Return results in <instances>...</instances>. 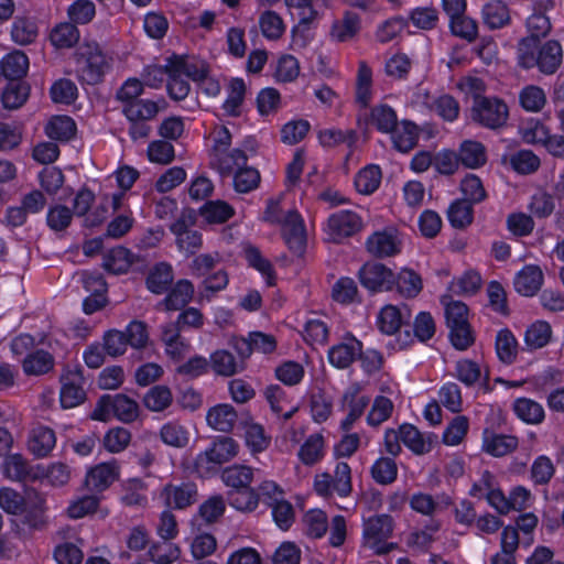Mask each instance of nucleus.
Returning a JSON list of instances; mask_svg holds the SVG:
<instances>
[{"label": "nucleus", "mask_w": 564, "mask_h": 564, "mask_svg": "<svg viewBox=\"0 0 564 564\" xmlns=\"http://www.w3.org/2000/svg\"><path fill=\"white\" fill-rule=\"evenodd\" d=\"M562 61L563 50L555 40L538 46L533 39H522L518 44V64L524 69L538 67L542 74L553 75Z\"/></svg>", "instance_id": "f257e3e1"}, {"label": "nucleus", "mask_w": 564, "mask_h": 564, "mask_svg": "<svg viewBox=\"0 0 564 564\" xmlns=\"http://www.w3.org/2000/svg\"><path fill=\"white\" fill-rule=\"evenodd\" d=\"M76 56L77 77L80 82L88 85L100 83L105 74L110 69L109 58L95 42L80 46Z\"/></svg>", "instance_id": "f03ea898"}, {"label": "nucleus", "mask_w": 564, "mask_h": 564, "mask_svg": "<svg viewBox=\"0 0 564 564\" xmlns=\"http://www.w3.org/2000/svg\"><path fill=\"white\" fill-rule=\"evenodd\" d=\"M237 442L228 436L218 437L204 452L199 453L194 462V468L200 477H208L217 471L218 467L231 460L238 454Z\"/></svg>", "instance_id": "7ed1b4c3"}, {"label": "nucleus", "mask_w": 564, "mask_h": 564, "mask_svg": "<svg viewBox=\"0 0 564 564\" xmlns=\"http://www.w3.org/2000/svg\"><path fill=\"white\" fill-rule=\"evenodd\" d=\"M471 119L488 129H499L508 120L509 109L507 104L496 97L474 95L471 106Z\"/></svg>", "instance_id": "20e7f679"}, {"label": "nucleus", "mask_w": 564, "mask_h": 564, "mask_svg": "<svg viewBox=\"0 0 564 564\" xmlns=\"http://www.w3.org/2000/svg\"><path fill=\"white\" fill-rule=\"evenodd\" d=\"M393 531V520L388 514L369 518L364 523V545L378 555L387 554L398 547L397 543H388L387 539Z\"/></svg>", "instance_id": "39448f33"}, {"label": "nucleus", "mask_w": 564, "mask_h": 564, "mask_svg": "<svg viewBox=\"0 0 564 564\" xmlns=\"http://www.w3.org/2000/svg\"><path fill=\"white\" fill-rule=\"evenodd\" d=\"M314 490L324 498L332 497L333 494H337L341 498L348 497L352 490L350 466L340 462L336 465L334 475L317 474L314 479Z\"/></svg>", "instance_id": "423d86ee"}, {"label": "nucleus", "mask_w": 564, "mask_h": 564, "mask_svg": "<svg viewBox=\"0 0 564 564\" xmlns=\"http://www.w3.org/2000/svg\"><path fill=\"white\" fill-rule=\"evenodd\" d=\"M284 2L290 8L292 19L297 20L291 31V46L303 48L308 42V31L317 17V11L313 8L311 0H284Z\"/></svg>", "instance_id": "0eeeda50"}, {"label": "nucleus", "mask_w": 564, "mask_h": 564, "mask_svg": "<svg viewBox=\"0 0 564 564\" xmlns=\"http://www.w3.org/2000/svg\"><path fill=\"white\" fill-rule=\"evenodd\" d=\"M362 218L352 210H338L332 214L326 221L325 232L328 241L340 243L361 231Z\"/></svg>", "instance_id": "6e6552de"}, {"label": "nucleus", "mask_w": 564, "mask_h": 564, "mask_svg": "<svg viewBox=\"0 0 564 564\" xmlns=\"http://www.w3.org/2000/svg\"><path fill=\"white\" fill-rule=\"evenodd\" d=\"M194 219L191 215L183 214L170 226L171 232L175 236V243L178 251L186 256L195 254L203 246L202 234L193 229Z\"/></svg>", "instance_id": "1a4fd4ad"}, {"label": "nucleus", "mask_w": 564, "mask_h": 564, "mask_svg": "<svg viewBox=\"0 0 564 564\" xmlns=\"http://www.w3.org/2000/svg\"><path fill=\"white\" fill-rule=\"evenodd\" d=\"M359 281L370 292L390 291L395 283V274L380 262H367L358 272Z\"/></svg>", "instance_id": "9d476101"}, {"label": "nucleus", "mask_w": 564, "mask_h": 564, "mask_svg": "<svg viewBox=\"0 0 564 564\" xmlns=\"http://www.w3.org/2000/svg\"><path fill=\"white\" fill-rule=\"evenodd\" d=\"M84 377L78 369H67L61 376V405L72 409L82 404L86 399L84 390Z\"/></svg>", "instance_id": "9b49d317"}, {"label": "nucleus", "mask_w": 564, "mask_h": 564, "mask_svg": "<svg viewBox=\"0 0 564 564\" xmlns=\"http://www.w3.org/2000/svg\"><path fill=\"white\" fill-rule=\"evenodd\" d=\"M284 242L296 258L306 251L307 234L304 220L296 210H290L284 216Z\"/></svg>", "instance_id": "f8f14e48"}, {"label": "nucleus", "mask_w": 564, "mask_h": 564, "mask_svg": "<svg viewBox=\"0 0 564 564\" xmlns=\"http://www.w3.org/2000/svg\"><path fill=\"white\" fill-rule=\"evenodd\" d=\"M402 241L397 229L387 228L376 231L366 241L367 251L375 258L393 257L401 252Z\"/></svg>", "instance_id": "ddd939ff"}, {"label": "nucleus", "mask_w": 564, "mask_h": 564, "mask_svg": "<svg viewBox=\"0 0 564 564\" xmlns=\"http://www.w3.org/2000/svg\"><path fill=\"white\" fill-rule=\"evenodd\" d=\"M554 0H534L532 4V14L527 19V29L530 36L538 42L541 37H545L551 29V20L549 12L554 9Z\"/></svg>", "instance_id": "4468645a"}, {"label": "nucleus", "mask_w": 564, "mask_h": 564, "mask_svg": "<svg viewBox=\"0 0 564 564\" xmlns=\"http://www.w3.org/2000/svg\"><path fill=\"white\" fill-rule=\"evenodd\" d=\"M410 310L406 305L402 307L388 304L384 305L377 316V327L386 335H394L402 325L410 319Z\"/></svg>", "instance_id": "2eb2a0df"}, {"label": "nucleus", "mask_w": 564, "mask_h": 564, "mask_svg": "<svg viewBox=\"0 0 564 564\" xmlns=\"http://www.w3.org/2000/svg\"><path fill=\"white\" fill-rule=\"evenodd\" d=\"M241 253L248 265L257 270L265 280L269 286L275 285L276 273L271 261L265 258L260 249L249 241L241 243Z\"/></svg>", "instance_id": "dca6fc26"}, {"label": "nucleus", "mask_w": 564, "mask_h": 564, "mask_svg": "<svg viewBox=\"0 0 564 564\" xmlns=\"http://www.w3.org/2000/svg\"><path fill=\"white\" fill-rule=\"evenodd\" d=\"M210 166L223 176H229L247 163V155L240 149L217 150L210 153Z\"/></svg>", "instance_id": "f3484780"}, {"label": "nucleus", "mask_w": 564, "mask_h": 564, "mask_svg": "<svg viewBox=\"0 0 564 564\" xmlns=\"http://www.w3.org/2000/svg\"><path fill=\"white\" fill-rule=\"evenodd\" d=\"M162 497L167 507L184 509L196 502L197 487L194 482L170 484L164 487Z\"/></svg>", "instance_id": "a211bd4d"}, {"label": "nucleus", "mask_w": 564, "mask_h": 564, "mask_svg": "<svg viewBox=\"0 0 564 564\" xmlns=\"http://www.w3.org/2000/svg\"><path fill=\"white\" fill-rule=\"evenodd\" d=\"M2 470L4 476L12 481L34 480L39 478V471L21 454L6 456Z\"/></svg>", "instance_id": "6ab92c4d"}, {"label": "nucleus", "mask_w": 564, "mask_h": 564, "mask_svg": "<svg viewBox=\"0 0 564 564\" xmlns=\"http://www.w3.org/2000/svg\"><path fill=\"white\" fill-rule=\"evenodd\" d=\"M119 477V466L116 460L100 463L90 468L86 475V485L96 491H102Z\"/></svg>", "instance_id": "aec40b11"}, {"label": "nucleus", "mask_w": 564, "mask_h": 564, "mask_svg": "<svg viewBox=\"0 0 564 564\" xmlns=\"http://www.w3.org/2000/svg\"><path fill=\"white\" fill-rule=\"evenodd\" d=\"M361 348V341L354 336H348L343 343L333 346L328 350L329 362L339 369L348 368L354 362Z\"/></svg>", "instance_id": "412c9836"}, {"label": "nucleus", "mask_w": 564, "mask_h": 564, "mask_svg": "<svg viewBox=\"0 0 564 564\" xmlns=\"http://www.w3.org/2000/svg\"><path fill=\"white\" fill-rule=\"evenodd\" d=\"M257 496L272 509V517L279 528H282V489L272 480H264L258 489Z\"/></svg>", "instance_id": "4be33fe9"}, {"label": "nucleus", "mask_w": 564, "mask_h": 564, "mask_svg": "<svg viewBox=\"0 0 564 564\" xmlns=\"http://www.w3.org/2000/svg\"><path fill=\"white\" fill-rule=\"evenodd\" d=\"M55 432L47 426H36L31 431L28 447L36 457L47 456L55 447Z\"/></svg>", "instance_id": "5701e85b"}, {"label": "nucleus", "mask_w": 564, "mask_h": 564, "mask_svg": "<svg viewBox=\"0 0 564 564\" xmlns=\"http://www.w3.org/2000/svg\"><path fill=\"white\" fill-rule=\"evenodd\" d=\"M238 415L234 406L230 404H217L209 409L206 415L208 425L219 432H230Z\"/></svg>", "instance_id": "b1692460"}, {"label": "nucleus", "mask_w": 564, "mask_h": 564, "mask_svg": "<svg viewBox=\"0 0 564 564\" xmlns=\"http://www.w3.org/2000/svg\"><path fill=\"white\" fill-rule=\"evenodd\" d=\"M167 63H170L174 74L180 72L185 78H191L197 83L208 74V66L203 61L174 55L167 58Z\"/></svg>", "instance_id": "393cba45"}, {"label": "nucleus", "mask_w": 564, "mask_h": 564, "mask_svg": "<svg viewBox=\"0 0 564 564\" xmlns=\"http://www.w3.org/2000/svg\"><path fill=\"white\" fill-rule=\"evenodd\" d=\"M543 273L536 265L524 267L514 279V288L524 296L534 295L541 288Z\"/></svg>", "instance_id": "a878e982"}, {"label": "nucleus", "mask_w": 564, "mask_h": 564, "mask_svg": "<svg viewBox=\"0 0 564 564\" xmlns=\"http://www.w3.org/2000/svg\"><path fill=\"white\" fill-rule=\"evenodd\" d=\"M360 30V18L357 13L346 11L343 19L334 21L330 28V37L336 42L352 40Z\"/></svg>", "instance_id": "bb28decb"}, {"label": "nucleus", "mask_w": 564, "mask_h": 564, "mask_svg": "<svg viewBox=\"0 0 564 564\" xmlns=\"http://www.w3.org/2000/svg\"><path fill=\"white\" fill-rule=\"evenodd\" d=\"M54 365V357L43 349L28 354L22 361L23 371L28 376H43L53 370Z\"/></svg>", "instance_id": "cd10ccee"}, {"label": "nucleus", "mask_w": 564, "mask_h": 564, "mask_svg": "<svg viewBox=\"0 0 564 564\" xmlns=\"http://www.w3.org/2000/svg\"><path fill=\"white\" fill-rule=\"evenodd\" d=\"M28 69L29 58L21 51L9 53L0 61L1 75L10 80L22 78Z\"/></svg>", "instance_id": "c85d7f7f"}, {"label": "nucleus", "mask_w": 564, "mask_h": 564, "mask_svg": "<svg viewBox=\"0 0 564 564\" xmlns=\"http://www.w3.org/2000/svg\"><path fill=\"white\" fill-rule=\"evenodd\" d=\"M80 39V32L72 22H61L56 24L51 33L50 41L56 48H72Z\"/></svg>", "instance_id": "c756f323"}, {"label": "nucleus", "mask_w": 564, "mask_h": 564, "mask_svg": "<svg viewBox=\"0 0 564 564\" xmlns=\"http://www.w3.org/2000/svg\"><path fill=\"white\" fill-rule=\"evenodd\" d=\"M482 21L491 30L500 29L510 22L507 4L501 0H492L482 8Z\"/></svg>", "instance_id": "7c9ffc66"}, {"label": "nucleus", "mask_w": 564, "mask_h": 564, "mask_svg": "<svg viewBox=\"0 0 564 564\" xmlns=\"http://www.w3.org/2000/svg\"><path fill=\"white\" fill-rule=\"evenodd\" d=\"M210 367L216 375L230 377L245 369L242 362H238L228 350H216L210 355Z\"/></svg>", "instance_id": "2f4dec72"}, {"label": "nucleus", "mask_w": 564, "mask_h": 564, "mask_svg": "<svg viewBox=\"0 0 564 564\" xmlns=\"http://www.w3.org/2000/svg\"><path fill=\"white\" fill-rule=\"evenodd\" d=\"M85 288L89 291L93 290L95 293L84 300L83 307L86 314H93L106 304V282L101 276H89L85 280Z\"/></svg>", "instance_id": "473e14b6"}, {"label": "nucleus", "mask_w": 564, "mask_h": 564, "mask_svg": "<svg viewBox=\"0 0 564 564\" xmlns=\"http://www.w3.org/2000/svg\"><path fill=\"white\" fill-rule=\"evenodd\" d=\"M220 478L231 490L246 488L253 480V470L249 466L232 465L221 471Z\"/></svg>", "instance_id": "72a5a7b5"}, {"label": "nucleus", "mask_w": 564, "mask_h": 564, "mask_svg": "<svg viewBox=\"0 0 564 564\" xmlns=\"http://www.w3.org/2000/svg\"><path fill=\"white\" fill-rule=\"evenodd\" d=\"M160 438L167 446L183 448L189 442V432L181 423L170 421L160 429Z\"/></svg>", "instance_id": "f704fd0d"}, {"label": "nucleus", "mask_w": 564, "mask_h": 564, "mask_svg": "<svg viewBox=\"0 0 564 564\" xmlns=\"http://www.w3.org/2000/svg\"><path fill=\"white\" fill-rule=\"evenodd\" d=\"M144 406L152 412H162L173 403L171 389L163 384L150 388L143 397Z\"/></svg>", "instance_id": "c9c22d12"}, {"label": "nucleus", "mask_w": 564, "mask_h": 564, "mask_svg": "<svg viewBox=\"0 0 564 564\" xmlns=\"http://www.w3.org/2000/svg\"><path fill=\"white\" fill-rule=\"evenodd\" d=\"M173 282L172 267L166 262L156 264L147 278L148 289L155 294L164 293Z\"/></svg>", "instance_id": "e433bc0d"}, {"label": "nucleus", "mask_w": 564, "mask_h": 564, "mask_svg": "<svg viewBox=\"0 0 564 564\" xmlns=\"http://www.w3.org/2000/svg\"><path fill=\"white\" fill-rule=\"evenodd\" d=\"M391 133L394 148L402 153H408L417 144V128L410 121H402L401 127H397Z\"/></svg>", "instance_id": "4c0bfd02"}, {"label": "nucleus", "mask_w": 564, "mask_h": 564, "mask_svg": "<svg viewBox=\"0 0 564 564\" xmlns=\"http://www.w3.org/2000/svg\"><path fill=\"white\" fill-rule=\"evenodd\" d=\"M459 162L468 169H477L482 166L486 161V149L477 141H464L459 148Z\"/></svg>", "instance_id": "58836bf2"}, {"label": "nucleus", "mask_w": 564, "mask_h": 564, "mask_svg": "<svg viewBox=\"0 0 564 564\" xmlns=\"http://www.w3.org/2000/svg\"><path fill=\"white\" fill-rule=\"evenodd\" d=\"M122 112L129 121H147L156 116L159 107L152 100L138 99L123 105Z\"/></svg>", "instance_id": "ea45409f"}, {"label": "nucleus", "mask_w": 564, "mask_h": 564, "mask_svg": "<svg viewBox=\"0 0 564 564\" xmlns=\"http://www.w3.org/2000/svg\"><path fill=\"white\" fill-rule=\"evenodd\" d=\"M47 137L52 140L68 141L76 132V123L68 116H55L45 127Z\"/></svg>", "instance_id": "a19ab883"}, {"label": "nucleus", "mask_w": 564, "mask_h": 564, "mask_svg": "<svg viewBox=\"0 0 564 564\" xmlns=\"http://www.w3.org/2000/svg\"><path fill=\"white\" fill-rule=\"evenodd\" d=\"M193 293L194 286L192 282L180 280L163 300V303L167 311H177L191 301Z\"/></svg>", "instance_id": "79ce46f5"}, {"label": "nucleus", "mask_w": 564, "mask_h": 564, "mask_svg": "<svg viewBox=\"0 0 564 564\" xmlns=\"http://www.w3.org/2000/svg\"><path fill=\"white\" fill-rule=\"evenodd\" d=\"M447 217L454 228H466L474 219L473 204L468 199H456L451 204Z\"/></svg>", "instance_id": "37998d69"}, {"label": "nucleus", "mask_w": 564, "mask_h": 564, "mask_svg": "<svg viewBox=\"0 0 564 564\" xmlns=\"http://www.w3.org/2000/svg\"><path fill=\"white\" fill-rule=\"evenodd\" d=\"M132 264V253L123 247L111 249L104 258V268L113 274L126 273Z\"/></svg>", "instance_id": "c03bdc74"}, {"label": "nucleus", "mask_w": 564, "mask_h": 564, "mask_svg": "<svg viewBox=\"0 0 564 564\" xmlns=\"http://www.w3.org/2000/svg\"><path fill=\"white\" fill-rule=\"evenodd\" d=\"M200 216L208 224H223L230 219L235 210L224 200H210L204 204L200 209Z\"/></svg>", "instance_id": "a18cd8bd"}, {"label": "nucleus", "mask_w": 564, "mask_h": 564, "mask_svg": "<svg viewBox=\"0 0 564 564\" xmlns=\"http://www.w3.org/2000/svg\"><path fill=\"white\" fill-rule=\"evenodd\" d=\"M399 429L401 442L413 453L422 455L431 451V441H426L415 426L403 424Z\"/></svg>", "instance_id": "49530a36"}, {"label": "nucleus", "mask_w": 564, "mask_h": 564, "mask_svg": "<svg viewBox=\"0 0 564 564\" xmlns=\"http://www.w3.org/2000/svg\"><path fill=\"white\" fill-rule=\"evenodd\" d=\"M482 482L487 488L485 498L487 499L488 503L500 514H507L510 511L509 499L500 489L495 488V477L490 471L485 470L482 473Z\"/></svg>", "instance_id": "de8ad7c7"}, {"label": "nucleus", "mask_w": 564, "mask_h": 564, "mask_svg": "<svg viewBox=\"0 0 564 564\" xmlns=\"http://www.w3.org/2000/svg\"><path fill=\"white\" fill-rule=\"evenodd\" d=\"M398 292L404 297H415L422 291L421 276L411 269H402L395 275V283Z\"/></svg>", "instance_id": "09e8293b"}, {"label": "nucleus", "mask_w": 564, "mask_h": 564, "mask_svg": "<svg viewBox=\"0 0 564 564\" xmlns=\"http://www.w3.org/2000/svg\"><path fill=\"white\" fill-rule=\"evenodd\" d=\"M148 554L154 564H173L180 558L181 550L176 544L164 540L153 543Z\"/></svg>", "instance_id": "8fccbe9b"}, {"label": "nucleus", "mask_w": 564, "mask_h": 564, "mask_svg": "<svg viewBox=\"0 0 564 564\" xmlns=\"http://www.w3.org/2000/svg\"><path fill=\"white\" fill-rule=\"evenodd\" d=\"M299 458L305 465L312 466L324 456V438L321 434L311 435L299 451Z\"/></svg>", "instance_id": "3c124183"}, {"label": "nucleus", "mask_w": 564, "mask_h": 564, "mask_svg": "<svg viewBox=\"0 0 564 564\" xmlns=\"http://www.w3.org/2000/svg\"><path fill=\"white\" fill-rule=\"evenodd\" d=\"M66 13L74 25L88 24L96 15V6L90 0H75L68 6Z\"/></svg>", "instance_id": "603ef678"}, {"label": "nucleus", "mask_w": 564, "mask_h": 564, "mask_svg": "<svg viewBox=\"0 0 564 564\" xmlns=\"http://www.w3.org/2000/svg\"><path fill=\"white\" fill-rule=\"evenodd\" d=\"M518 341L509 329H502L496 338V351L503 364H512L517 358Z\"/></svg>", "instance_id": "864d4df0"}, {"label": "nucleus", "mask_w": 564, "mask_h": 564, "mask_svg": "<svg viewBox=\"0 0 564 564\" xmlns=\"http://www.w3.org/2000/svg\"><path fill=\"white\" fill-rule=\"evenodd\" d=\"M371 123L383 133H391L398 126L395 111L388 105H378L371 109Z\"/></svg>", "instance_id": "5fc2aeb1"}, {"label": "nucleus", "mask_w": 564, "mask_h": 564, "mask_svg": "<svg viewBox=\"0 0 564 564\" xmlns=\"http://www.w3.org/2000/svg\"><path fill=\"white\" fill-rule=\"evenodd\" d=\"M39 34L37 25L33 20L19 18L12 24L11 36L19 45L33 43Z\"/></svg>", "instance_id": "6e6d98bb"}, {"label": "nucleus", "mask_w": 564, "mask_h": 564, "mask_svg": "<svg viewBox=\"0 0 564 564\" xmlns=\"http://www.w3.org/2000/svg\"><path fill=\"white\" fill-rule=\"evenodd\" d=\"M372 72L366 62H359L356 79V100L362 107L368 106L371 98Z\"/></svg>", "instance_id": "4d7b16f0"}, {"label": "nucleus", "mask_w": 564, "mask_h": 564, "mask_svg": "<svg viewBox=\"0 0 564 564\" xmlns=\"http://www.w3.org/2000/svg\"><path fill=\"white\" fill-rule=\"evenodd\" d=\"M551 336V325L547 322L538 321L527 329L524 341L530 349H539L550 341Z\"/></svg>", "instance_id": "13d9d810"}, {"label": "nucleus", "mask_w": 564, "mask_h": 564, "mask_svg": "<svg viewBox=\"0 0 564 564\" xmlns=\"http://www.w3.org/2000/svg\"><path fill=\"white\" fill-rule=\"evenodd\" d=\"M229 505L239 511H253L259 503V497L250 486L236 490H230L228 494Z\"/></svg>", "instance_id": "bf43d9fd"}, {"label": "nucleus", "mask_w": 564, "mask_h": 564, "mask_svg": "<svg viewBox=\"0 0 564 564\" xmlns=\"http://www.w3.org/2000/svg\"><path fill=\"white\" fill-rule=\"evenodd\" d=\"M398 466L392 458L380 457L371 467V476L377 484L390 485L397 479Z\"/></svg>", "instance_id": "052dcab7"}, {"label": "nucleus", "mask_w": 564, "mask_h": 564, "mask_svg": "<svg viewBox=\"0 0 564 564\" xmlns=\"http://www.w3.org/2000/svg\"><path fill=\"white\" fill-rule=\"evenodd\" d=\"M245 440L252 453H260L268 448L271 438L262 425L251 422L245 425Z\"/></svg>", "instance_id": "680f3d73"}, {"label": "nucleus", "mask_w": 564, "mask_h": 564, "mask_svg": "<svg viewBox=\"0 0 564 564\" xmlns=\"http://www.w3.org/2000/svg\"><path fill=\"white\" fill-rule=\"evenodd\" d=\"M245 82L241 78L231 79L229 84L228 97L223 105L224 110L230 116H238L245 99Z\"/></svg>", "instance_id": "e2e57ef3"}, {"label": "nucleus", "mask_w": 564, "mask_h": 564, "mask_svg": "<svg viewBox=\"0 0 564 564\" xmlns=\"http://www.w3.org/2000/svg\"><path fill=\"white\" fill-rule=\"evenodd\" d=\"M518 446V438L512 435L497 434L485 441V451L492 456L500 457L513 452Z\"/></svg>", "instance_id": "0e129e2a"}, {"label": "nucleus", "mask_w": 564, "mask_h": 564, "mask_svg": "<svg viewBox=\"0 0 564 564\" xmlns=\"http://www.w3.org/2000/svg\"><path fill=\"white\" fill-rule=\"evenodd\" d=\"M306 534L314 539L322 538L328 528L327 514L321 509H312L304 514Z\"/></svg>", "instance_id": "69168bd1"}, {"label": "nucleus", "mask_w": 564, "mask_h": 564, "mask_svg": "<svg viewBox=\"0 0 564 564\" xmlns=\"http://www.w3.org/2000/svg\"><path fill=\"white\" fill-rule=\"evenodd\" d=\"M381 178V171L378 166L370 165L362 169L355 178V186L361 194H370L375 192Z\"/></svg>", "instance_id": "338daca9"}, {"label": "nucleus", "mask_w": 564, "mask_h": 564, "mask_svg": "<svg viewBox=\"0 0 564 564\" xmlns=\"http://www.w3.org/2000/svg\"><path fill=\"white\" fill-rule=\"evenodd\" d=\"M516 414L528 423H539L544 417L543 408L535 401L521 398L513 405Z\"/></svg>", "instance_id": "774afa93"}]
</instances>
